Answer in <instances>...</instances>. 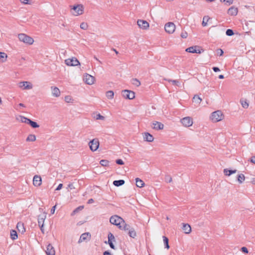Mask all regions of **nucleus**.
Instances as JSON below:
<instances>
[{"instance_id":"obj_26","label":"nucleus","mask_w":255,"mask_h":255,"mask_svg":"<svg viewBox=\"0 0 255 255\" xmlns=\"http://www.w3.org/2000/svg\"><path fill=\"white\" fill-rule=\"evenodd\" d=\"M237 170H229L227 168L224 169L223 172L226 176H229L232 174L236 173Z\"/></svg>"},{"instance_id":"obj_34","label":"nucleus","mask_w":255,"mask_h":255,"mask_svg":"<svg viewBox=\"0 0 255 255\" xmlns=\"http://www.w3.org/2000/svg\"><path fill=\"white\" fill-rule=\"evenodd\" d=\"M36 136L34 134H29L27 138L26 141H34L36 140Z\"/></svg>"},{"instance_id":"obj_50","label":"nucleus","mask_w":255,"mask_h":255,"mask_svg":"<svg viewBox=\"0 0 255 255\" xmlns=\"http://www.w3.org/2000/svg\"><path fill=\"white\" fill-rule=\"evenodd\" d=\"M116 163L120 165H123L124 164V161L121 159H117L116 160Z\"/></svg>"},{"instance_id":"obj_64","label":"nucleus","mask_w":255,"mask_h":255,"mask_svg":"<svg viewBox=\"0 0 255 255\" xmlns=\"http://www.w3.org/2000/svg\"><path fill=\"white\" fill-rule=\"evenodd\" d=\"M19 106H21V107H24V105H23V104H22V103H20V104H19Z\"/></svg>"},{"instance_id":"obj_17","label":"nucleus","mask_w":255,"mask_h":255,"mask_svg":"<svg viewBox=\"0 0 255 255\" xmlns=\"http://www.w3.org/2000/svg\"><path fill=\"white\" fill-rule=\"evenodd\" d=\"M46 213H44V215L43 216H40L39 217L38 220V225L40 227L41 230L43 233H44L43 227L44 222L45 219L46 218Z\"/></svg>"},{"instance_id":"obj_58","label":"nucleus","mask_w":255,"mask_h":255,"mask_svg":"<svg viewBox=\"0 0 255 255\" xmlns=\"http://www.w3.org/2000/svg\"><path fill=\"white\" fill-rule=\"evenodd\" d=\"M68 187H69V188H70L71 189H74V188H74V186H73V184H72V183L69 184L68 185Z\"/></svg>"},{"instance_id":"obj_31","label":"nucleus","mask_w":255,"mask_h":255,"mask_svg":"<svg viewBox=\"0 0 255 255\" xmlns=\"http://www.w3.org/2000/svg\"><path fill=\"white\" fill-rule=\"evenodd\" d=\"M210 18L208 16H205L203 18V21H202V26H206L207 25V23L209 21Z\"/></svg>"},{"instance_id":"obj_23","label":"nucleus","mask_w":255,"mask_h":255,"mask_svg":"<svg viewBox=\"0 0 255 255\" xmlns=\"http://www.w3.org/2000/svg\"><path fill=\"white\" fill-rule=\"evenodd\" d=\"M182 229L185 234H190L191 232V226L188 224H183Z\"/></svg>"},{"instance_id":"obj_38","label":"nucleus","mask_w":255,"mask_h":255,"mask_svg":"<svg viewBox=\"0 0 255 255\" xmlns=\"http://www.w3.org/2000/svg\"><path fill=\"white\" fill-rule=\"evenodd\" d=\"M221 2L224 3L228 5H231L233 3V0H220Z\"/></svg>"},{"instance_id":"obj_44","label":"nucleus","mask_w":255,"mask_h":255,"mask_svg":"<svg viewBox=\"0 0 255 255\" xmlns=\"http://www.w3.org/2000/svg\"><path fill=\"white\" fill-rule=\"evenodd\" d=\"M180 36L182 38H186L188 36V33L186 31L183 30V31H182L181 33L180 34Z\"/></svg>"},{"instance_id":"obj_48","label":"nucleus","mask_w":255,"mask_h":255,"mask_svg":"<svg viewBox=\"0 0 255 255\" xmlns=\"http://www.w3.org/2000/svg\"><path fill=\"white\" fill-rule=\"evenodd\" d=\"M27 118L24 117V116H19L18 117V118H17V119L18 120H19V121H20L22 123H24V121L25 120V119H26Z\"/></svg>"},{"instance_id":"obj_9","label":"nucleus","mask_w":255,"mask_h":255,"mask_svg":"<svg viewBox=\"0 0 255 255\" xmlns=\"http://www.w3.org/2000/svg\"><path fill=\"white\" fill-rule=\"evenodd\" d=\"M83 80L86 84L91 85L95 83L96 79L94 76L86 73L84 75Z\"/></svg>"},{"instance_id":"obj_33","label":"nucleus","mask_w":255,"mask_h":255,"mask_svg":"<svg viewBox=\"0 0 255 255\" xmlns=\"http://www.w3.org/2000/svg\"><path fill=\"white\" fill-rule=\"evenodd\" d=\"M125 183V181L123 180H115L114 181L113 184L116 186H119L123 185Z\"/></svg>"},{"instance_id":"obj_25","label":"nucleus","mask_w":255,"mask_h":255,"mask_svg":"<svg viewBox=\"0 0 255 255\" xmlns=\"http://www.w3.org/2000/svg\"><path fill=\"white\" fill-rule=\"evenodd\" d=\"M7 55L5 52H0V63H4L6 61Z\"/></svg>"},{"instance_id":"obj_37","label":"nucleus","mask_w":255,"mask_h":255,"mask_svg":"<svg viewBox=\"0 0 255 255\" xmlns=\"http://www.w3.org/2000/svg\"><path fill=\"white\" fill-rule=\"evenodd\" d=\"M193 101L197 104H200L202 99L197 95H195L193 98Z\"/></svg>"},{"instance_id":"obj_3","label":"nucleus","mask_w":255,"mask_h":255,"mask_svg":"<svg viewBox=\"0 0 255 255\" xmlns=\"http://www.w3.org/2000/svg\"><path fill=\"white\" fill-rule=\"evenodd\" d=\"M224 118V114L219 110L213 112L210 116V120L213 123H217L221 121Z\"/></svg>"},{"instance_id":"obj_29","label":"nucleus","mask_w":255,"mask_h":255,"mask_svg":"<svg viewBox=\"0 0 255 255\" xmlns=\"http://www.w3.org/2000/svg\"><path fill=\"white\" fill-rule=\"evenodd\" d=\"M107 98L109 100H112L114 97V92L113 91H108L106 93Z\"/></svg>"},{"instance_id":"obj_36","label":"nucleus","mask_w":255,"mask_h":255,"mask_svg":"<svg viewBox=\"0 0 255 255\" xmlns=\"http://www.w3.org/2000/svg\"><path fill=\"white\" fill-rule=\"evenodd\" d=\"M10 237L11 239L13 240L17 239V234L15 230H12L10 231Z\"/></svg>"},{"instance_id":"obj_61","label":"nucleus","mask_w":255,"mask_h":255,"mask_svg":"<svg viewBox=\"0 0 255 255\" xmlns=\"http://www.w3.org/2000/svg\"><path fill=\"white\" fill-rule=\"evenodd\" d=\"M94 202V200L93 199H90L88 201V204H91V203H92Z\"/></svg>"},{"instance_id":"obj_30","label":"nucleus","mask_w":255,"mask_h":255,"mask_svg":"<svg viewBox=\"0 0 255 255\" xmlns=\"http://www.w3.org/2000/svg\"><path fill=\"white\" fill-rule=\"evenodd\" d=\"M245 180V176L244 174L241 173L238 176V181L239 183L242 184Z\"/></svg>"},{"instance_id":"obj_47","label":"nucleus","mask_w":255,"mask_h":255,"mask_svg":"<svg viewBox=\"0 0 255 255\" xmlns=\"http://www.w3.org/2000/svg\"><path fill=\"white\" fill-rule=\"evenodd\" d=\"M226 33L228 36H232L234 34V32L232 29H229L227 30Z\"/></svg>"},{"instance_id":"obj_24","label":"nucleus","mask_w":255,"mask_h":255,"mask_svg":"<svg viewBox=\"0 0 255 255\" xmlns=\"http://www.w3.org/2000/svg\"><path fill=\"white\" fill-rule=\"evenodd\" d=\"M16 228L19 233H23L25 231L24 224L22 223H18L16 226Z\"/></svg>"},{"instance_id":"obj_54","label":"nucleus","mask_w":255,"mask_h":255,"mask_svg":"<svg viewBox=\"0 0 255 255\" xmlns=\"http://www.w3.org/2000/svg\"><path fill=\"white\" fill-rule=\"evenodd\" d=\"M20 1L23 4H28V0H20Z\"/></svg>"},{"instance_id":"obj_56","label":"nucleus","mask_w":255,"mask_h":255,"mask_svg":"<svg viewBox=\"0 0 255 255\" xmlns=\"http://www.w3.org/2000/svg\"><path fill=\"white\" fill-rule=\"evenodd\" d=\"M251 161L252 163H253L255 164V156H253V157L251 158Z\"/></svg>"},{"instance_id":"obj_28","label":"nucleus","mask_w":255,"mask_h":255,"mask_svg":"<svg viewBox=\"0 0 255 255\" xmlns=\"http://www.w3.org/2000/svg\"><path fill=\"white\" fill-rule=\"evenodd\" d=\"M135 181H136V185L137 187L141 188L144 186V182L140 179H139L138 178H136L135 179Z\"/></svg>"},{"instance_id":"obj_2","label":"nucleus","mask_w":255,"mask_h":255,"mask_svg":"<svg viewBox=\"0 0 255 255\" xmlns=\"http://www.w3.org/2000/svg\"><path fill=\"white\" fill-rule=\"evenodd\" d=\"M70 7L71 13L75 16L81 15L84 12V6L82 4L71 5Z\"/></svg>"},{"instance_id":"obj_13","label":"nucleus","mask_w":255,"mask_h":255,"mask_svg":"<svg viewBox=\"0 0 255 255\" xmlns=\"http://www.w3.org/2000/svg\"><path fill=\"white\" fill-rule=\"evenodd\" d=\"M181 122L185 127H189L193 125V120L189 117L183 118L181 120Z\"/></svg>"},{"instance_id":"obj_45","label":"nucleus","mask_w":255,"mask_h":255,"mask_svg":"<svg viewBox=\"0 0 255 255\" xmlns=\"http://www.w3.org/2000/svg\"><path fill=\"white\" fill-rule=\"evenodd\" d=\"M128 234L130 237H131L133 238H134L136 235V232L133 230L129 231L128 232Z\"/></svg>"},{"instance_id":"obj_60","label":"nucleus","mask_w":255,"mask_h":255,"mask_svg":"<svg viewBox=\"0 0 255 255\" xmlns=\"http://www.w3.org/2000/svg\"><path fill=\"white\" fill-rule=\"evenodd\" d=\"M104 255H112L110 252L108 251H105L104 253Z\"/></svg>"},{"instance_id":"obj_12","label":"nucleus","mask_w":255,"mask_h":255,"mask_svg":"<svg viewBox=\"0 0 255 255\" xmlns=\"http://www.w3.org/2000/svg\"><path fill=\"white\" fill-rule=\"evenodd\" d=\"M137 24L140 29L143 30H147L149 27V23L147 21L143 19H138Z\"/></svg>"},{"instance_id":"obj_4","label":"nucleus","mask_w":255,"mask_h":255,"mask_svg":"<svg viewBox=\"0 0 255 255\" xmlns=\"http://www.w3.org/2000/svg\"><path fill=\"white\" fill-rule=\"evenodd\" d=\"M20 41L28 45H32L34 43V39L31 37L24 33H20L18 35Z\"/></svg>"},{"instance_id":"obj_8","label":"nucleus","mask_w":255,"mask_h":255,"mask_svg":"<svg viewBox=\"0 0 255 255\" xmlns=\"http://www.w3.org/2000/svg\"><path fill=\"white\" fill-rule=\"evenodd\" d=\"M89 145L90 149L92 151H96L98 149L100 145L99 139L97 138L93 139L89 142Z\"/></svg>"},{"instance_id":"obj_62","label":"nucleus","mask_w":255,"mask_h":255,"mask_svg":"<svg viewBox=\"0 0 255 255\" xmlns=\"http://www.w3.org/2000/svg\"><path fill=\"white\" fill-rule=\"evenodd\" d=\"M251 182L253 184L255 185V178L252 179Z\"/></svg>"},{"instance_id":"obj_7","label":"nucleus","mask_w":255,"mask_h":255,"mask_svg":"<svg viewBox=\"0 0 255 255\" xmlns=\"http://www.w3.org/2000/svg\"><path fill=\"white\" fill-rule=\"evenodd\" d=\"M18 86L22 90H30L33 88L32 84L28 81L20 82L18 83Z\"/></svg>"},{"instance_id":"obj_6","label":"nucleus","mask_w":255,"mask_h":255,"mask_svg":"<svg viewBox=\"0 0 255 255\" xmlns=\"http://www.w3.org/2000/svg\"><path fill=\"white\" fill-rule=\"evenodd\" d=\"M65 63L68 66H76L80 64L79 60L75 57L65 59Z\"/></svg>"},{"instance_id":"obj_27","label":"nucleus","mask_w":255,"mask_h":255,"mask_svg":"<svg viewBox=\"0 0 255 255\" xmlns=\"http://www.w3.org/2000/svg\"><path fill=\"white\" fill-rule=\"evenodd\" d=\"M240 103L244 109H248L249 106V103L246 99H242L240 100Z\"/></svg>"},{"instance_id":"obj_1","label":"nucleus","mask_w":255,"mask_h":255,"mask_svg":"<svg viewBox=\"0 0 255 255\" xmlns=\"http://www.w3.org/2000/svg\"><path fill=\"white\" fill-rule=\"evenodd\" d=\"M110 222L111 224L118 226L121 229H126V224L125 221L120 216L114 215L110 218Z\"/></svg>"},{"instance_id":"obj_11","label":"nucleus","mask_w":255,"mask_h":255,"mask_svg":"<svg viewBox=\"0 0 255 255\" xmlns=\"http://www.w3.org/2000/svg\"><path fill=\"white\" fill-rule=\"evenodd\" d=\"M122 96L125 99H133L135 97L134 92L130 90H125L122 92Z\"/></svg>"},{"instance_id":"obj_55","label":"nucleus","mask_w":255,"mask_h":255,"mask_svg":"<svg viewBox=\"0 0 255 255\" xmlns=\"http://www.w3.org/2000/svg\"><path fill=\"white\" fill-rule=\"evenodd\" d=\"M213 70H214V72H218V71H220V69L218 67H214L213 68Z\"/></svg>"},{"instance_id":"obj_15","label":"nucleus","mask_w":255,"mask_h":255,"mask_svg":"<svg viewBox=\"0 0 255 255\" xmlns=\"http://www.w3.org/2000/svg\"><path fill=\"white\" fill-rule=\"evenodd\" d=\"M91 236L89 233H85L81 235L78 242L81 243L86 241H89L91 239Z\"/></svg>"},{"instance_id":"obj_53","label":"nucleus","mask_w":255,"mask_h":255,"mask_svg":"<svg viewBox=\"0 0 255 255\" xmlns=\"http://www.w3.org/2000/svg\"><path fill=\"white\" fill-rule=\"evenodd\" d=\"M62 187L63 184L62 183L59 184L57 188L56 189V190H60V189H61Z\"/></svg>"},{"instance_id":"obj_14","label":"nucleus","mask_w":255,"mask_h":255,"mask_svg":"<svg viewBox=\"0 0 255 255\" xmlns=\"http://www.w3.org/2000/svg\"><path fill=\"white\" fill-rule=\"evenodd\" d=\"M33 184L35 187H39L42 184V179L40 176L36 175L33 177Z\"/></svg>"},{"instance_id":"obj_18","label":"nucleus","mask_w":255,"mask_h":255,"mask_svg":"<svg viewBox=\"0 0 255 255\" xmlns=\"http://www.w3.org/2000/svg\"><path fill=\"white\" fill-rule=\"evenodd\" d=\"M45 252L47 255H55V249L51 244L47 246Z\"/></svg>"},{"instance_id":"obj_40","label":"nucleus","mask_w":255,"mask_h":255,"mask_svg":"<svg viewBox=\"0 0 255 255\" xmlns=\"http://www.w3.org/2000/svg\"><path fill=\"white\" fill-rule=\"evenodd\" d=\"M132 83L137 87H138L140 85V81L137 79H133L132 80Z\"/></svg>"},{"instance_id":"obj_59","label":"nucleus","mask_w":255,"mask_h":255,"mask_svg":"<svg viewBox=\"0 0 255 255\" xmlns=\"http://www.w3.org/2000/svg\"><path fill=\"white\" fill-rule=\"evenodd\" d=\"M219 54L220 56H222L224 53L223 51L221 49H219Z\"/></svg>"},{"instance_id":"obj_49","label":"nucleus","mask_w":255,"mask_h":255,"mask_svg":"<svg viewBox=\"0 0 255 255\" xmlns=\"http://www.w3.org/2000/svg\"><path fill=\"white\" fill-rule=\"evenodd\" d=\"M96 119L104 120L105 119V117L104 116H102L101 115H100V114H99L98 115H97Z\"/></svg>"},{"instance_id":"obj_19","label":"nucleus","mask_w":255,"mask_h":255,"mask_svg":"<svg viewBox=\"0 0 255 255\" xmlns=\"http://www.w3.org/2000/svg\"><path fill=\"white\" fill-rule=\"evenodd\" d=\"M152 128L155 130H161L164 128V125L160 122H154L152 124Z\"/></svg>"},{"instance_id":"obj_57","label":"nucleus","mask_w":255,"mask_h":255,"mask_svg":"<svg viewBox=\"0 0 255 255\" xmlns=\"http://www.w3.org/2000/svg\"><path fill=\"white\" fill-rule=\"evenodd\" d=\"M30 121H31V120H30V119L26 118V119H25V120L24 121V123H26V124H29V123H30Z\"/></svg>"},{"instance_id":"obj_32","label":"nucleus","mask_w":255,"mask_h":255,"mask_svg":"<svg viewBox=\"0 0 255 255\" xmlns=\"http://www.w3.org/2000/svg\"><path fill=\"white\" fill-rule=\"evenodd\" d=\"M162 238H163V241L164 244L165 245V248L166 249H167V250H168L169 249V246L168 244V239L165 236H163Z\"/></svg>"},{"instance_id":"obj_52","label":"nucleus","mask_w":255,"mask_h":255,"mask_svg":"<svg viewBox=\"0 0 255 255\" xmlns=\"http://www.w3.org/2000/svg\"><path fill=\"white\" fill-rule=\"evenodd\" d=\"M56 205H55V206H54L52 208V209H51V211H50V212H51V214H54V213H55V210H56Z\"/></svg>"},{"instance_id":"obj_51","label":"nucleus","mask_w":255,"mask_h":255,"mask_svg":"<svg viewBox=\"0 0 255 255\" xmlns=\"http://www.w3.org/2000/svg\"><path fill=\"white\" fill-rule=\"evenodd\" d=\"M241 250L244 253H246V254L248 253V250L246 247H242L241 248Z\"/></svg>"},{"instance_id":"obj_39","label":"nucleus","mask_w":255,"mask_h":255,"mask_svg":"<svg viewBox=\"0 0 255 255\" xmlns=\"http://www.w3.org/2000/svg\"><path fill=\"white\" fill-rule=\"evenodd\" d=\"M101 165L103 166H107L109 165V161L105 159H102L100 162Z\"/></svg>"},{"instance_id":"obj_20","label":"nucleus","mask_w":255,"mask_h":255,"mask_svg":"<svg viewBox=\"0 0 255 255\" xmlns=\"http://www.w3.org/2000/svg\"><path fill=\"white\" fill-rule=\"evenodd\" d=\"M143 138L144 140L148 142H152L154 140L153 136L148 132L143 133Z\"/></svg>"},{"instance_id":"obj_22","label":"nucleus","mask_w":255,"mask_h":255,"mask_svg":"<svg viewBox=\"0 0 255 255\" xmlns=\"http://www.w3.org/2000/svg\"><path fill=\"white\" fill-rule=\"evenodd\" d=\"M52 95L55 97H58L60 95V90L56 87H51Z\"/></svg>"},{"instance_id":"obj_5","label":"nucleus","mask_w":255,"mask_h":255,"mask_svg":"<svg viewBox=\"0 0 255 255\" xmlns=\"http://www.w3.org/2000/svg\"><path fill=\"white\" fill-rule=\"evenodd\" d=\"M164 29L166 32L169 34H171L175 32L176 29V26L174 23L172 22H169L165 24Z\"/></svg>"},{"instance_id":"obj_10","label":"nucleus","mask_w":255,"mask_h":255,"mask_svg":"<svg viewBox=\"0 0 255 255\" xmlns=\"http://www.w3.org/2000/svg\"><path fill=\"white\" fill-rule=\"evenodd\" d=\"M185 51L189 53L200 54L204 51V50L199 46L196 45L186 48Z\"/></svg>"},{"instance_id":"obj_43","label":"nucleus","mask_w":255,"mask_h":255,"mask_svg":"<svg viewBox=\"0 0 255 255\" xmlns=\"http://www.w3.org/2000/svg\"><path fill=\"white\" fill-rule=\"evenodd\" d=\"M29 125H30L33 128H37L39 127V125L36 122L32 121L31 120L30 121V123Z\"/></svg>"},{"instance_id":"obj_41","label":"nucleus","mask_w":255,"mask_h":255,"mask_svg":"<svg viewBox=\"0 0 255 255\" xmlns=\"http://www.w3.org/2000/svg\"><path fill=\"white\" fill-rule=\"evenodd\" d=\"M65 101L67 103H72L73 100L71 96H66L65 97Z\"/></svg>"},{"instance_id":"obj_16","label":"nucleus","mask_w":255,"mask_h":255,"mask_svg":"<svg viewBox=\"0 0 255 255\" xmlns=\"http://www.w3.org/2000/svg\"><path fill=\"white\" fill-rule=\"evenodd\" d=\"M113 242H115V237L113 234L109 233L108 234V244L112 249H115V246L113 244Z\"/></svg>"},{"instance_id":"obj_63","label":"nucleus","mask_w":255,"mask_h":255,"mask_svg":"<svg viewBox=\"0 0 255 255\" xmlns=\"http://www.w3.org/2000/svg\"><path fill=\"white\" fill-rule=\"evenodd\" d=\"M219 78L221 79H224V76L223 75H220L219 76Z\"/></svg>"},{"instance_id":"obj_35","label":"nucleus","mask_w":255,"mask_h":255,"mask_svg":"<svg viewBox=\"0 0 255 255\" xmlns=\"http://www.w3.org/2000/svg\"><path fill=\"white\" fill-rule=\"evenodd\" d=\"M84 206H80L77 208H76L71 213V216H74L76 213H78L79 211L82 210L84 209Z\"/></svg>"},{"instance_id":"obj_21","label":"nucleus","mask_w":255,"mask_h":255,"mask_svg":"<svg viewBox=\"0 0 255 255\" xmlns=\"http://www.w3.org/2000/svg\"><path fill=\"white\" fill-rule=\"evenodd\" d=\"M238 13V9L235 6H232L228 10V14L232 16L237 15Z\"/></svg>"},{"instance_id":"obj_46","label":"nucleus","mask_w":255,"mask_h":255,"mask_svg":"<svg viewBox=\"0 0 255 255\" xmlns=\"http://www.w3.org/2000/svg\"><path fill=\"white\" fill-rule=\"evenodd\" d=\"M167 81H168L169 82L171 83H172V84H173V85H177V86H178V85H179V81H177V80L168 79V80H167Z\"/></svg>"},{"instance_id":"obj_42","label":"nucleus","mask_w":255,"mask_h":255,"mask_svg":"<svg viewBox=\"0 0 255 255\" xmlns=\"http://www.w3.org/2000/svg\"><path fill=\"white\" fill-rule=\"evenodd\" d=\"M80 28L84 30H86L88 28V25L86 22H82L80 24Z\"/></svg>"}]
</instances>
